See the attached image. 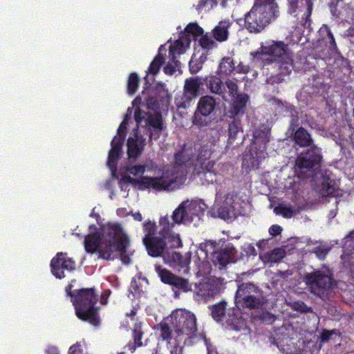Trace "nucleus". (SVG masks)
<instances>
[{"label": "nucleus", "instance_id": "f257e3e1", "mask_svg": "<svg viewBox=\"0 0 354 354\" xmlns=\"http://www.w3.org/2000/svg\"><path fill=\"white\" fill-rule=\"evenodd\" d=\"M250 55L252 61L263 69L270 71L269 80L272 84H279L284 77L290 74L293 68V59L288 44L281 41H272L271 44L261 47Z\"/></svg>", "mask_w": 354, "mask_h": 354}, {"label": "nucleus", "instance_id": "f03ea898", "mask_svg": "<svg viewBox=\"0 0 354 354\" xmlns=\"http://www.w3.org/2000/svg\"><path fill=\"white\" fill-rule=\"evenodd\" d=\"M76 294L75 299H73V305L77 318L88 322L95 327L98 326L100 324V317L96 304L99 296L95 289L94 288H81Z\"/></svg>", "mask_w": 354, "mask_h": 354}, {"label": "nucleus", "instance_id": "7ed1b4c3", "mask_svg": "<svg viewBox=\"0 0 354 354\" xmlns=\"http://www.w3.org/2000/svg\"><path fill=\"white\" fill-rule=\"evenodd\" d=\"M264 0H255L251 10L245 15L244 26L251 33L261 32L272 20L279 15L274 3L263 4Z\"/></svg>", "mask_w": 354, "mask_h": 354}, {"label": "nucleus", "instance_id": "20e7f679", "mask_svg": "<svg viewBox=\"0 0 354 354\" xmlns=\"http://www.w3.org/2000/svg\"><path fill=\"white\" fill-rule=\"evenodd\" d=\"M171 324L177 335L171 354H176L177 349L183 341L185 345H189L193 339L197 337V319L195 315L188 310H178L171 315Z\"/></svg>", "mask_w": 354, "mask_h": 354}, {"label": "nucleus", "instance_id": "39448f33", "mask_svg": "<svg viewBox=\"0 0 354 354\" xmlns=\"http://www.w3.org/2000/svg\"><path fill=\"white\" fill-rule=\"evenodd\" d=\"M234 301L238 308L254 310L261 308L266 300L263 290L258 286L244 282L238 286Z\"/></svg>", "mask_w": 354, "mask_h": 354}, {"label": "nucleus", "instance_id": "423d86ee", "mask_svg": "<svg viewBox=\"0 0 354 354\" xmlns=\"http://www.w3.org/2000/svg\"><path fill=\"white\" fill-rule=\"evenodd\" d=\"M212 149L210 145H203L198 149L192 174L199 177L203 184L213 183L216 179V162L211 160Z\"/></svg>", "mask_w": 354, "mask_h": 354}, {"label": "nucleus", "instance_id": "0eeeda50", "mask_svg": "<svg viewBox=\"0 0 354 354\" xmlns=\"http://www.w3.org/2000/svg\"><path fill=\"white\" fill-rule=\"evenodd\" d=\"M304 281L310 292L319 297L328 295L337 283L333 277V273L328 270H315L306 273Z\"/></svg>", "mask_w": 354, "mask_h": 354}, {"label": "nucleus", "instance_id": "6e6552de", "mask_svg": "<svg viewBox=\"0 0 354 354\" xmlns=\"http://www.w3.org/2000/svg\"><path fill=\"white\" fill-rule=\"evenodd\" d=\"M205 209L206 205L203 203L197 201H184L174 211V218L183 224L193 223L196 226L204 216Z\"/></svg>", "mask_w": 354, "mask_h": 354}, {"label": "nucleus", "instance_id": "1a4fd4ad", "mask_svg": "<svg viewBox=\"0 0 354 354\" xmlns=\"http://www.w3.org/2000/svg\"><path fill=\"white\" fill-rule=\"evenodd\" d=\"M183 176L172 166H168L162 169L161 176L156 177L147 176V188L156 191H165L174 189V185Z\"/></svg>", "mask_w": 354, "mask_h": 354}, {"label": "nucleus", "instance_id": "9d476101", "mask_svg": "<svg viewBox=\"0 0 354 354\" xmlns=\"http://www.w3.org/2000/svg\"><path fill=\"white\" fill-rule=\"evenodd\" d=\"M102 247L101 248V259L109 261L113 259L112 254L114 250V241L122 233V227L120 224L115 223L104 226L102 229Z\"/></svg>", "mask_w": 354, "mask_h": 354}, {"label": "nucleus", "instance_id": "9b49d317", "mask_svg": "<svg viewBox=\"0 0 354 354\" xmlns=\"http://www.w3.org/2000/svg\"><path fill=\"white\" fill-rule=\"evenodd\" d=\"M155 270L160 277V281L165 284L171 286L173 290L176 289L184 292L192 290V285L188 279L173 274L170 270L162 268L160 265H156ZM174 291L175 296L177 297V291Z\"/></svg>", "mask_w": 354, "mask_h": 354}, {"label": "nucleus", "instance_id": "f8f14e48", "mask_svg": "<svg viewBox=\"0 0 354 354\" xmlns=\"http://www.w3.org/2000/svg\"><path fill=\"white\" fill-rule=\"evenodd\" d=\"M225 86L227 88L228 100L232 99L230 113L232 116L235 117L239 113H243V109L246 106L249 97L245 93H238V85L232 80H226Z\"/></svg>", "mask_w": 354, "mask_h": 354}, {"label": "nucleus", "instance_id": "ddd939ff", "mask_svg": "<svg viewBox=\"0 0 354 354\" xmlns=\"http://www.w3.org/2000/svg\"><path fill=\"white\" fill-rule=\"evenodd\" d=\"M216 105L215 99L210 95L201 97L197 104L196 111L193 116V124L202 127L207 126L210 120L207 117L213 113Z\"/></svg>", "mask_w": 354, "mask_h": 354}, {"label": "nucleus", "instance_id": "4468645a", "mask_svg": "<svg viewBox=\"0 0 354 354\" xmlns=\"http://www.w3.org/2000/svg\"><path fill=\"white\" fill-rule=\"evenodd\" d=\"M322 160L320 149L317 145H313L298 156L295 165L300 169L314 171L321 166Z\"/></svg>", "mask_w": 354, "mask_h": 354}, {"label": "nucleus", "instance_id": "2eb2a0df", "mask_svg": "<svg viewBox=\"0 0 354 354\" xmlns=\"http://www.w3.org/2000/svg\"><path fill=\"white\" fill-rule=\"evenodd\" d=\"M194 152L192 147H187L185 144L175 152L172 167L183 177L188 174L192 166L194 167L193 160Z\"/></svg>", "mask_w": 354, "mask_h": 354}, {"label": "nucleus", "instance_id": "dca6fc26", "mask_svg": "<svg viewBox=\"0 0 354 354\" xmlns=\"http://www.w3.org/2000/svg\"><path fill=\"white\" fill-rule=\"evenodd\" d=\"M52 274L59 279L65 277L64 270L72 271L75 269V262L66 257V254L58 252L50 262Z\"/></svg>", "mask_w": 354, "mask_h": 354}, {"label": "nucleus", "instance_id": "f3484780", "mask_svg": "<svg viewBox=\"0 0 354 354\" xmlns=\"http://www.w3.org/2000/svg\"><path fill=\"white\" fill-rule=\"evenodd\" d=\"M203 86L209 91V93L218 95L225 101H228L227 88L225 86V82H223L221 79L216 75H210L203 77Z\"/></svg>", "mask_w": 354, "mask_h": 354}, {"label": "nucleus", "instance_id": "a211bd4d", "mask_svg": "<svg viewBox=\"0 0 354 354\" xmlns=\"http://www.w3.org/2000/svg\"><path fill=\"white\" fill-rule=\"evenodd\" d=\"M236 250L232 245L214 251L212 254L213 261L222 267H225L230 263L236 261Z\"/></svg>", "mask_w": 354, "mask_h": 354}, {"label": "nucleus", "instance_id": "6ab92c4d", "mask_svg": "<svg viewBox=\"0 0 354 354\" xmlns=\"http://www.w3.org/2000/svg\"><path fill=\"white\" fill-rule=\"evenodd\" d=\"M124 140H120L115 136L111 142V149L109 152L106 165L112 172H115L117 164L122 153Z\"/></svg>", "mask_w": 354, "mask_h": 354}, {"label": "nucleus", "instance_id": "aec40b11", "mask_svg": "<svg viewBox=\"0 0 354 354\" xmlns=\"http://www.w3.org/2000/svg\"><path fill=\"white\" fill-rule=\"evenodd\" d=\"M142 243L145 245L147 251L152 257H158L161 256L165 249L166 242L163 240L162 236H155L151 239L143 238Z\"/></svg>", "mask_w": 354, "mask_h": 354}, {"label": "nucleus", "instance_id": "412c9836", "mask_svg": "<svg viewBox=\"0 0 354 354\" xmlns=\"http://www.w3.org/2000/svg\"><path fill=\"white\" fill-rule=\"evenodd\" d=\"M127 145L129 158L136 159L142 153L145 146V140L136 133L133 137L130 136L128 138Z\"/></svg>", "mask_w": 354, "mask_h": 354}, {"label": "nucleus", "instance_id": "4be33fe9", "mask_svg": "<svg viewBox=\"0 0 354 354\" xmlns=\"http://www.w3.org/2000/svg\"><path fill=\"white\" fill-rule=\"evenodd\" d=\"M102 239L98 233L88 234L84 239V249L87 253L93 254L97 252L101 259V248L102 247Z\"/></svg>", "mask_w": 354, "mask_h": 354}, {"label": "nucleus", "instance_id": "5701e85b", "mask_svg": "<svg viewBox=\"0 0 354 354\" xmlns=\"http://www.w3.org/2000/svg\"><path fill=\"white\" fill-rule=\"evenodd\" d=\"M220 287L209 281L200 282L196 285V292L204 299L214 297L218 295Z\"/></svg>", "mask_w": 354, "mask_h": 354}, {"label": "nucleus", "instance_id": "b1692460", "mask_svg": "<svg viewBox=\"0 0 354 354\" xmlns=\"http://www.w3.org/2000/svg\"><path fill=\"white\" fill-rule=\"evenodd\" d=\"M322 183L319 187V193L323 197L335 196L337 189L335 180L326 171L322 173Z\"/></svg>", "mask_w": 354, "mask_h": 354}, {"label": "nucleus", "instance_id": "393cba45", "mask_svg": "<svg viewBox=\"0 0 354 354\" xmlns=\"http://www.w3.org/2000/svg\"><path fill=\"white\" fill-rule=\"evenodd\" d=\"M303 0H288L289 14H295L299 8V3H302ZM306 10L304 13V17L302 19L304 25H306L310 22V16L313 8V3L312 0H304Z\"/></svg>", "mask_w": 354, "mask_h": 354}, {"label": "nucleus", "instance_id": "a878e982", "mask_svg": "<svg viewBox=\"0 0 354 354\" xmlns=\"http://www.w3.org/2000/svg\"><path fill=\"white\" fill-rule=\"evenodd\" d=\"M292 140L295 143L300 147L311 148L313 145H316L310 133L304 127H299L294 133Z\"/></svg>", "mask_w": 354, "mask_h": 354}, {"label": "nucleus", "instance_id": "bb28decb", "mask_svg": "<svg viewBox=\"0 0 354 354\" xmlns=\"http://www.w3.org/2000/svg\"><path fill=\"white\" fill-rule=\"evenodd\" d=\"M201 87H203L202 77H189L185 82L183 91L186 93L192 95V97H196L199 95V91Z\"/></svg>", "mask_w": 354, "mask_h": 354}, {"label": "nucleus", "instance_id": "cd10ccee", "mask_svg": "<svg viewBox=\"0 0 354 354\" xmlns=\"http://www.w3.org/2000/svg\"><path fill=\"white\" fill-rule=\"evenodd\" d=\"M230 26V23L228 21H220L213 29L212 32L214 38L219 42L226 41L228 38V29Z\"/></svg>", "mask_w": 354, "mask_h": 354}, {"label": "nucleus", "instance_id": "c85d7f7f", "mask_svg": "<svg viewBox=\"0 0 354 354\" xmlns=\"http://www.w3.org/2000/svg\"><path fill=\"white\" fill-rule=\"evenodd\" d=\"M243 131L241 120L235 118L234 116L231 117V120L228 124V139L227 143L232 144L237 137V134L239 132Z\"/></svg>", "mask_w": 354, "mask_h": 354}, {"label": "nucleus", "instance_id": "c756f323", "mask_svg": "<svg viewBox=\"0 0 354 354\" xmlns=\"http://www.w3.org/2000/svg\"><path fill=\"white\" fill-rule=\"evenodd\" d=\"M203 29L196 23H190L185 28V41L187 46L190 44L191 36L194 40H196L198 37H201L203 34Z\"/></svg>", "mask_w": 354, "mask_h": 354}, {"label": "nucleus", "instance_id": "7c9ffc66", "mask_svg": "<svg viewBox=\"0 0 354 354\" xmlns=\"http://www.w3.org/2000/svg\"><path fill=\"white\" fill-rule=\"evenodd\" d=\"M235 70V62L231 57H224L221 59L218 68V74L230 75Z\"/></svg>", "mask_w": 354, "mask_h": 354}, {"label": "nucleus", "instance_id": "2f4dec72", "mask_svg": "<svg viewBox=\"0 0 354 354\" xmlns=\"http://www.w3.org/2000/svg\"><path fill=\"white\" fill-rule=\"evenodd\" d=\"M183 222H177L174 218V213L171 216V220L169 218L168 216H162L160 218L159 224L161 227V230L159 232L160 236H167L170 232H172V228L175 226L176 224H181Z\"/></svg>", "mask_w": 354, "mask_h": 354}, {"label": "nucleus", "instance_id": "473e14b6", "mask_svg": "<svg viewBox=\"0 0 354 354\" xmlns=\"http://www.w3.org/2000/svg\"><path fill=\"white\" fill-rule=\"evenodd\" d=\"M185 44H187L186 41H185V37L182 35L178 39L176 40L172 44L170 45L169 53L170 59L173 62L175 61L177 55H181L185 53Z\"/></svg>", "mask_w": 354, "mask_h": 354}, {"label": "nucleus", "instance_id": "72a5a7b5", "mask_svg": "<svg viewBox=\"0 0 354 354\" xmlns=\"http://www.w3.org/2000/svg\"><path fill=\"white\" fill-rule=\"evenodd\" d=\"M143 334L144 333L140 327L135 328L132 332L133 342L128 343L124 348H128L131 353H133L138 347H141L142 346Z\"/></svg>", "mask_w": 354, "mask_h": 354}, {"label": "nucleus", "instance_id": "f704fd0d", "mask_svg": "<svg viewBox=\"0 0 354 354\" xmlns=\"http://www.w3.org/2000/svg\"><path fill=\"white\" fill-rule=\"evenodd\" d=\"M227 303L220 301L211 307V315L212 318L217 322L222 321L225 315Z\"/></svg>", "mask_w": 354, "mask_h": 354}, {"label": "nucleus", "instance_id": "c9c22d12", "mask_svg": "<svg viewBox=\"0 0 354 354\" xmlns=\"http://www.w3.org/2000/svg\"><path fill=\"white\" fill-rule=\"evenodd\" d=\"M145 126L153 127L155 130L161 131L163 129L162 117L161 113H149Z\"/></svg>", "mask_w": 354, "mask_h": 354}, {"label": "nucleus", "instance_id": "e433bc0d", "mask_svg": "<svg viewBox=\"0 0 354 354\" xmlns=\"http://www.w3.org/2000/svg\"><path fill=\"white\" fill-rule=\"evenodd\" d=\"M165 61V57L161 53H158L151 62L149 68L148 73L152 75H156L160 70L161 66Z\"/></svg>", "mask_w": 354, "mask_h": 354}, {"label": "nucleus", "instance_id": "4c0bfd02", "mask_svg": "<svg viewBox=\"0 0 354 354\" xmlns=\"http://www.w3.org/2000/svg\"><path fill=\"white\" fill-rule=\"evenodd\" d=\"M130 244V241L128 236L122 231L120 235L118 236L114 241V248L120 252H125Z\"/></svg>", "mask_w": 354, "mask_h": 354}, {"label": "nucleus", "instance_id": "58836bf2", "mask_svg": "<svg viewBox=\"0 0 354 354\" xmlns=\"http://www.w3.org/2000/svg\"><path fill=\"white\" fill-rule=\"evenodd\" d=\"M165 259L168 260L170 263H176L180 268H187V261L183 259L182 254L180 252H172L171 253H167L165 257Z\"/></svg>", "mask_w": 354, "mask_h": 354}, {"label": "nucleus", "instance_id": "ea45409f", "mask_svg": "<svg viewBox=\"0 0 354 354\" xmlns=\"http://www.w3.org/2000/svg\"><path fill=\"white\" fill-rule=\"evenodd\" d=\"M146 178H147V176H142L140 180H137L129 175H124L122 176L121 179L120 180L119 186L121 189H123L122 185H129V184L144 185L146 188H147V180H146Z\"/></svg>", "mask_w": 354, "mask_h": 354}, {"label": "nucleus", "instance_id": "a19ab883", "mask_svg": "<svg viewBox=\"0 0 354 354\" xmlns=\"http://www.w3.org/2000/svg\"><path fill=\"white\" fill-rule=\"evenodd\" d=\"M162 236L166 242V245H168L171 248H178L182 246V241L178 234L171 232L167 236Z\"/></svg>", "mask_w": 354, "mask_h": 354}, {"label": "nucleus", "instance_id": "79ce46f5", "mask_svg": "<svg viewBox=\"0 0 354 354\" xmlns=\"http://www.w3.org/2000/svg\"><path fill=\"white\" fill-rule=\"evenodd\" d=\"M160 330V337L163 341H167L170 344L172 339V330L166 322H161L157 326Z\"/></svg>", "mask_w": 354, "mask_h": 354}, {"label": "nucleus", "instance_id": "37998d69", "mask_svg": "<svg viewBox=\"0 0 354 354\" xmlns=\"http://www.w3.org/2000/svg\"><path fill=\"white\" fill-rule=\"evenodd\" d=\"M194 98L196 97H192V95L189 93H186V92L183 91V93L180 95L175 98V103L178 108L186 109L190 106L192 101Z\"/></svg>", "mask_w": 354, "mask_h": 354}, {"label": "nucleus", "instance_id": "c03bdc74", "mask_svg": "<svg viewBox=\"0 0 354 354\" xmlns=\"http://www.w3.org/2000/svg\"><path fill=\"white\" fill-rule=\"evenodd\" d=\"M140 83V78L137 73H131L128 78L127 81V93L129 95H133L138 88Z\"/></svg>", "mask_w": 354, "mask_h": 354}, {"label": "nucleus", "instance_id": "a18cd8bd", "mask_svg": "<svg viewBox=\"0 0 354 354\" xmlns=\"http://www.w3.org/2000/svg\"><path fill=\"white\" fill-rule=\"evenodd\" d=\"M144 232L145 233L143 238L151 239L155 237V234L157 230V226L155 222L151 221H145L142 224Z\"/></svg>", "mask_w": 354, "mask_h": 354}, {"label": "nucleus", "instance_id": "49530a36", "mask_svg": "<svg viewBox=\"0 0 354 354\" xmlns=\"http://www.w3.org/2000/svg\"><path fill=\"white\" fill-rule=\"evenodd\" d=\"M277 214L282 215L283 217L290 218L293 216L294 209L292 207H288L284 205H279L274 208Z\"/></svg>", "mask_w": 354, "mask_h": 354}, {"label": "nucleus", "instance_id": "de8ad7c7", "mask_svg": "<svg viewBox=\"0 0 354 354\" xmlns=\"http://www.w3.org/2000/svg\"><path fill=\"white\" fill-rule=\"evenodd\" d=\"M200 46L206 50L212 49L215 47L216 44L214 40L208 37L207 35H202L198 41Z\"/></svg>", "mask_w": 354, "mask_h": 354}, {"label": "nucleus", "instance_id": "09e8293b", "mask_svg": "<svg viewBox=\"0 0 354 354\" xmlns=\"http://www.w3.org/2000/svg\"><path fill=\"white\" fill-rule=\"evenodd\" d=\"M326 37L324 38L325 41L327 44H328L329 50H330L331 52H335L337 50L335 39L333 37L331 30L328 28H326Z\"/></svg>", "mask_w": 354, "mask_h": 354}, {"label": "nucleus", "instance_id": "8fccbe9b", "mask_svg": "<svg viewBox=\"0 0 354 354\" xmlns=\"http://www.w3.org/2000/svg\"><path fill=\"white\" fill-rule=\"evenodd\" d=\"M284 257V251L281 248H274L269 254V261L273 263L280 261Z\"/></svg>", "mask_w": 354, "mask_h": 354}, {"label": "nucleus", "instance_id": "3c124183", "mask_svg": "<svg viewBox=\"0 0 354 354\" xmlns=\"http://www.w3.org/2000/svg\"><path fill=\"white\" fill-rule=\"evenodd\" d=\"M126 170L133 176H138L145 172L146 166L144 165H128L126 167Z\"/></svg>", "mask_w": 354, "mask_h": 354}, {"label": "nucleus", "instance_id": "603ef678", "mask_svg": "<svg viewBox=\"0 0 354 354\" xmlns=\"http://www.w3.org/2000/svg\"><path fill=\"white\" fill-rule=\"evenodd\" d=\"M148 115V113L140 109H136L134 113V118L137 124L142 125V122H144V125L145 126Z\"/></svg>", "mask_w": 354, "mask_h": 354}, {"label": "nucleus", "instance_id": "864d4df0", "mask_svg": "<svg viewBox=\"0 0 354 354\" xmlns=\"http://www.w3.org/2000/svg\"><path fill=\"white\" fill-rule=\"evenodd\" d=\"M330 248L324 246V245H318L313 248V252L316 255V257L319 259H324L327 256Z\"/></svg>", "mask_w": 354, "mask_h": 354}, {"label": "nucleus", "instance_id": "5fc2aeb1", "mask_svg": "<svg viewBox=\"0 0 354 354\" xmlns=\"http://www.w3.org/2000/svg\"><path fill=\"white\" fill-rule=\"evenodd\" d=\"M127 124H127V122H126V118H124L118 129V132H117V133H118L117 138L118 139L124 141L126 136H127Z\"/></svg>", "mask_w": 354, "mask_h": 354}, {"label": "nucleus", "instance_id": "6e6d98bb", "mask_svg": "<svg viewBox=\"0 0 354 354\" xmlns=\"http://www.w3.org/2000/svg\"><path fill=\"white\" fill-rule=\"evenodd\" d=\"M343 0H332L329 3V8L330 10L331 14L337 17H339L341 15L340 10L337 9L338 4L342 2Z\"/></svg>", "mask_w": 354, "mask_h": 354}, {"label": "nucleus", "instance_id": "4d7b16f0", "mask_svg": "<svg viewBox=\"0 0 354 354\" xmlns=\"http://www.w3.org/2000/svg\"><path fill=\"white\" fill-rule=\"evenodd\" d=\"M189 71L192 74L197 73L202 68V63L191 59L189 63Z\"/></svg>", "mask_w": 354, "mask_h": 354}, {"label": "nucleus", "instance_id": "13d9d810", "mask_svg": "<svg viewBox=\"0 0 354 354\" xmlns=\"http://www.w3.org/2000/svg\"><path fill=\"white\" fill-rule=\"evenodd\" d=\"M234 71L238 74H248L250 71V67L249 65H245L243 62H240L236 66Z\"/></svg>", "mask_w": 354, "mask_h": 354}, {"label": "nucleus", "instance_id": "bf43d9fd", "mask_svg": "<svg viewBox=\"0 0 354 354\" xmlns=\"http://www.w3.org/2000/svg\"><path fill=\"white\" fill-rule=\"evenodd\" d=\"M336 333V330L333 329L331 330H323L322 333H321V342H328L332 337L333 334Z\"/></svg>", "mask_w": 354, "mask_h": 354}, {"label": "nucleus", "instance_id": "052dcab7", "mask_svg": "<svg viewBox=\"0 0 354 354\" xmlns=\"http://www.w3.org/2000/svg\"><path fill=\"white\" fill-rule=\"evenodd\" d=\"M72 288L73 285L70 283L67 286H66L65 292L66 293V295L71 297V301L73 303V299H75V296L74 295H77L76 292H79V289L72 290Z\"/></svg>", "mask_w": 354, "mask_h": 354}, {"label": "nucleus", "instance_id": "680f3d73", "mask_svg": "<svg viewBox=\"0 0 354 354\" xmlns=\"http://www.w3.org/2000/svg\"><path fill=\"white\" fill-rule=\"evenodd\" d=\"M282 232V227L279 225H272L269 228V233L272 236L279 235Z\"/></svg>", "mask_w": 354, "mask_h": 354}, {"label": "nucleus", "instance_id": "e2e57ef3", "mask_svg": "<svg viewBox=\"0 0 354 354\" xmlns=\"http://www.w3.org/2000/svg\"><path fill=\"white\" fill-rule=\"evenodd\" d=\"M111 293V292L109 289L104 290L102 291L101 296H100V297H101L100 301L102 305H106L107 304V300H108V298L109 297Z\"/></svg>", "mask_w": 354, "mask_h": 354}, {"label": "nucleus", "instance_id": "0e129e2a", "mask_svg": "<svg viewBox=\"0 0 354 354\" xmlns=\"http://www.w3.org/2000/svg\"><path fill=\"white\" fill-rule=\"evenodd\" d=\"M120 257L122 263L128 265L131 263V258L129 254L127 253V250L125 252H120Z\"/></svg>", "mask_w": 354, "mask_h": 354}, {"label": "nucleus", "instance_id": "69168bd1", "mask_svg": "<svg viewBox=\"0 0 354 354\" xmlns=\"http://www.w3.org/2000/svg\"><path fill=\"white\" fill-rule=\"evenodd\" d=\"M165 74L172 75L176 71L175 67L170 63H167L163 68Z\"/></svg>", "mask_w": 354, "mask_h": 354}, {"label": "nucleus", "instance_id": "338daca9", "mask_svg": "<svg viewBox=\"0 0 354 354\" xmlns=\"http://www.w3.org/2000/svg\"><path fill=\"white\" fill-rule=\"evenodd\" d=\"M81 349L80 346L78 344H74L69 348L68 354H80Z\"/></svg>", "mask_w": 354, "mask_h": 354}, {"label": "nucleus", "instance_id": "774afa93", "mask_svg": "<svg viewBox=\"0 0 354 354\" xmlns=\"http://www.w3.org/2000/svg\"><path fill=\"white\" fill-rule=\"evenodd\" d=\"M46 354H59L57 347L55 346H49L46 350Z\"/></svg>", "mask_w": 354, "mask_h": 354}]
</instances>
